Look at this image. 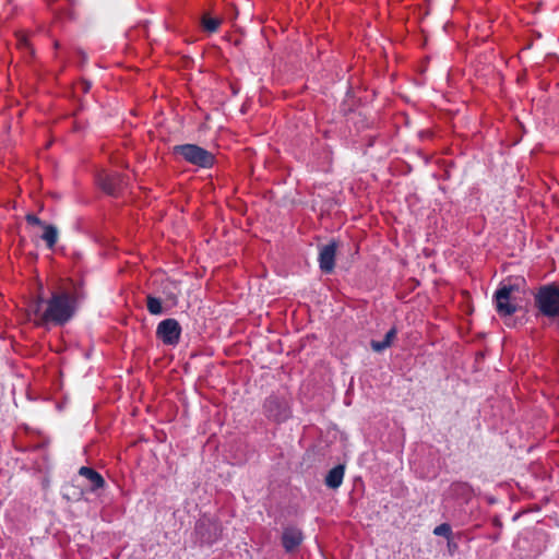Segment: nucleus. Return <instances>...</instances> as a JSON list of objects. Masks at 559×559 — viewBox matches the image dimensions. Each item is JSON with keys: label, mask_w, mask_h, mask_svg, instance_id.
I'll return each mask as SVG.
<instances>
[{"label": "nucleus", "mask_w": 559, "mask_h": 559, "mask_svg": "<svg viewBox=\"0 0 559 559\" xmlns=\"http://www.w3.org/2000/svg\"><path fill=\"white\" fill-rule=\"evenodd\" d=\"M76 308L78 300L73 293L58 290L52 292L47 299L40 296L32 299L27 305L26 314L36 326H62L73 318Z\"/></svg>", "instance_id": "obj_1"}, {"label": "nucleus", "mask_w": 559, "mask_h": 559, "mask_svg": "<svg viewBox=\"0 0 559 559\" xmlns=\"http://www.w3.org/2000/svg\"><path fill=\"white\" fill-rule=\"evenodd\" d=\"M520 282L503 281L492 295V304L500 318H510L521 309Z\"/></svg>", "instance_id": "obj_2"}, {"label": "nucleus", "mask_w": 559, "mask_h": 559, "mask_svg": "<svg viewBox=\"0 0 559 559\" xmlns=\"http://www.w3.org/2000/svg\"><path fill=\"white\" fill-rule=\"evenodd\" d=\"M534 307L537 310L536 317L547 319L559 318V284L548 283L539 286L535 293Z\"/></svg>", "instance_id": "obj_3"}, {"label": "nucleus", "mask_w": 559, "mask_h": 559, "mask_svg": "<svg viewBox=\"0 0 559 559\" xmlns=\"http://www.w3.org/2000/svg\"><path fill=\"white\" fill-rule=\"evenodd\" d=\"M174 153L181 156L187 163L200 168H211L215 163V156L197 144L176 145Z\"/></svg>", "instance_id": "obj_4"}, {"label": "nucleus", "mask_w": 559, "mask_h": 559, "mask_svg": "<svg viewBox=\"0 0 559 559\" xmlns=\"http://www.w3.org/2000/svg\"><path fill=\"white\" fill-rule=\"evenodd\" d=\"M195 533L202 544L212 545L219 539L222 526L216 519L203 515L195 524Z\"/></svg>", "instance_id": "obj_5"}, {"label": "nucleus", "mask_w": 559, "mask_h": 559, "mask_svg": "<svg viewBox=\"0 0 559 559\" xmlns=\"http://www.w3.org/2000/svg\"><path fill=\"white\" fill-rule=\"evenodd\" d=\"M182 329L176 319L168 318L160 321L156 328V336L168 346H176L180 342Z\"/></svg>", "instance_id": "obj_6"}, {"label": "nucleus", "mask_w": 559, "mask_h": 559, "mask_svg": "<svg viewBox=\"0 0 559 559\" xmlns=\"http://www.w3.org/2000/svg\"><path fill=\"white\" fill-rule=\"evenodd\" d=\"M263 408L265 415L275 421H284L289 417L286 401L277 395H270L264 401Z\"/></svg>", "instance_id": "obj_7"}, {"label": "nucleus", "mask_w": 559, "mask_h": 559, "mask_svg": "<svg viewBox=\"0 0 559 559\" xmlns=\"http://www.w3.org/2000/svg\"><path fill=\"white\" fill-rule=\"evenodd\" d=\"M97 182L110 195H118L126 186L124 178L118 173L102 171L97 176Z\"/></svg>", "instance_id": "obj_8"}, {"label": "nucleus", "mask_w": 559, "mask_h": 559, "mask_svg": "<svg viewBox=\"0 0 559 559\" xmlns=\"http://www.w3.org/2000/svg\"><path fill=\"white\" fill-rule=\"evenodd\" d=\"M336 248L337 246L335 242H330L320 248L318 259L319 266L320 270L325 274H330L334 270Z\"/></svg>", "instance_id": "obj_9"}, {"label": "nucleus", "mask_w": 559, "mask_h": 559, "mask_svg": "<svg viewBox=\"0 0 559 559\" xmlns=\"http://www.w3.org/2000/svg\"><path fill=\"white\" fill-rule=\"evenodd\" d=\"M302 532L294 526L285 527L282 534V545L286 552H293L302 543Z\"/></svg>", "instance_id": "obj_10"}, {"label": "nucleus", "mask_w": 559, "mask_h": 559, "mask_svg": "<svg viewBox=\"0 0 559 559\" xmlns=\"http://www.w3.org/2000/svg\"><path fill=\"white\" fill-rule=\"evenodd\" d=\"M449 495L450 497L462 503H467L474 497V490L472 486L467 483L455 481L452 483L451 486L449 487Z\"/></svg>", "instance_id": "obj_11"}, {"label": "nucleus", "mask_w": 559, "mask_h": 559, "mask_svg": "<svg viewBox=\"0 0 559 559\" xmlns=\"http://www.w3.org/2000/svg\"><path fill=\"white\" fill-rule=\"evenodd\" d=\"M79 475L88 481V488L93 492L105 487L106 483L104 477L92 467H80Z\"/></svg>", "instance_id": "obj_12"}, {"label": "nucleus", "mask_w": 559, "mask_h": 559, "mask_svg": "<svg viewBox=\"0 0 559 559\" xmlns=\"http://www.w3.org/2000/svg\"><path fill=\"white\" fill-rule=\"evenodd\" d=\"M344 473L345 469L343 465L334 466L331 471H329L325 477V485L332 489L338 488L343 483Z\"/></svg>", "instance_id": "obj_13"}, {"label": "nucleus", "mask_w": 559, "mask_h": 559, "mask_svg": "<svg viewBox=\"0 0 559 559\" xmlns=\"http://www.w3.org/2000/svg\"><path fill=\"white\" fill-rule=\"evenodd\" d=\"M396 333L397 331L395 328L390 329L382 341H371V348L377 353L383 352L391 346L396 336Z\"/></svg>", "instance_id": "obj_14"}, {"label": "nucleus", "mask_w": 559, "mask_h": 559, "mask_svg": "<svg viewBox=\"0 0 559 559\" xmlns=\"http://www.w3.org/2000/svg\"><path fill=\"white\" fill-rule=\"evenodd\" d=\"M41 239L49 249H52L58 240V230L53 225H45Z\"/></svg>", "instance_id": "obj_15"}, {"label": "nucleus", "mask_w": 559, "mask_h": 559, "mask_svg": "<svg viewBox=\"0 0 559 559\" xmlns=\"http://www.w3.org/2000/svg\"><path fill=\"white\" fill-rule=\"evenodd\" d=\"M146 308L147 311L153 316H158L163 313L162 301L157 297L148 295L146 297Z\"/></svg>", "instance_id": "obj_16"}, {"label": "nucleus", "mask_w": 559, "mask_h": 559, "mask_svg": "<svg viewBox=\"0 0 559 559\" xmlns=\"http://www.w3.org/2000/svg\"><path fill=\"white\" fill-rule=\"evenodd\" d=\"M222 20L218 17H212L209 15H203L202 17V26L206 32L214 33L218 29Z\"/></svg>", "instance_id": "obj_17"}, {"label": "nucleus", "mask_w": 559, "mask_h": 559, "mask_svg": "<svg viewBox=\"0 0 559 559\" xmlns=\"http://www.w3.org/2000/svg\"><path fill=\"white\" fill-rule=\"evenodd\" d=\"M433 534L437 536H443L447 539H450L452 536V528H451L450 524L442 523L435 527Z\"/></svg>", "instance_id": "obj_18"}, {"label": "nucleus", "mask_w": 559, "mask_h": 559, "mask_svg": "<svg viewBox=\"0 0 559 559\" xmlns=\"http://www.w3.org/2000/svg\"><path fill=\"white\" fill-rule=\"evenodd\" d=\"M25 219L26 222L29 224V225H36V226H41L44 227L46 224L35 214H27L25 216Z\"/></svg>", "instance_id": "obj_19"}, {"label": "nucleus", "mask_w": 559, "mask_h": 559, "mask_svg": "<svg viewBox=\"0 0 559 559\" xmlns=\"http://www.w3.org/2000/svg\"><path fill=\"white\" fill-rule=\"evenodd\" d=\"M16 39H17L19 48L27 49V50L31 49V46H29V43H28V39H27L26 35L19 34Z\"/></svg>", "instance_id": "obj_20"}, {"label": "nucleus", "mask_w": 559, "mask_h": 559, "mask_svg": "<svg viewBox=\"0 0 559 559\" xmlns=\"http://www.w3.org/2000/svg\"><path fill=\"white\" fill-rule=\"evenodd\" d=\"M82 88H83V92H88V90L91 88V84L87 83V82H83L82 83Z\"/></svg>", "instance_id": "obj_21"}]
</instances>
